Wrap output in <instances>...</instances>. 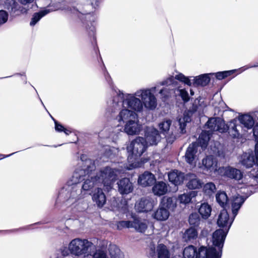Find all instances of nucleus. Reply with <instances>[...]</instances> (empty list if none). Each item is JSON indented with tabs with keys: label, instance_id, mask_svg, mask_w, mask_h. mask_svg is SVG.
<instances>
[{
	"label": "nucleus",
	"instance_id": "44",
	"mask_svg": "<svg viewBox=\"0 0 258 258\" xmlns=\"http://www.w3.org/2000/svg\"><path fill=\"white\" fill-rule=\"evenodd\" d=\"M175 79L183 82L189 86H190L192 84L191 80L188 78L184 76L182 74L176 75L175 77Z\"/></svg>",
	"mask_w": 258,
	"mask_h": 258
},
{
	"label": "nucleus",
	"instance_id": "14",
	"mask_svg": "<svg viewBox=\"0 0 258 258\" xmlns=\"http://www.w3.org/2000/svg\"><path fill=\"white\" fill-rule=\"evenodd\" d=\"M145 142L148 146L156 145L161 140L159 131L153 127H148L145 132Z\"/></svg>",
	"mask_w": 258,
	"mask_h": 258
},
{
	"label": "nucleus",
	"instance_id": "10",
	"mask_svg": "<svg viewBox=\"0 0 258 258\" xmlns=\"http://www.w3.org/2000/svg\"><path fill=\"white\" fill-rule=\"evenodd\" d=\"M184 258H215L208 254V250L205 246H201L198 251L192 245L186 247L183 252Z\"/></svg>",
	"mask_w": 258,
	"mask_h": 258
},
{
	"label": "nucleus",
	"instance_id": "53",
	"mask_svg": "<svg viewBox=\"0 0 258 258\" xmlns=\"http://www.w3.org/2000/svg\"><path fill=\"white\" fill-rule=\"evenodd\" d=\"M216 78L219 80L224 79V76L223 72H220L216 74Z\"/></svg>",
	"mask_w": 258,
	"mask_h": 258
},
{
	"label": "nucleus",
	"instance_id": "46",
	"mask_svg": "<svg viewBox=\"0 0 258 258\" xmlns=\"http://www.w3.org/2000/svg\"><path fill=\"white\" fill-rule=\"evenodd\" d=\"M171 90L167 88H164L161 89L159 92L160 95V97L164 100L168 98L170 95Z\"/></svg>",
	"mask_w": 258,
	"mask_h": 258
},
{
	"label": "nucleus",
	"instance_id": "23",
	"mask_svg": "<svg viewBox=\"0 0 258 258\" xmlns=\"http://www.w3.org/2000/svg\"><path fill=\"white\" fill-rule=\"evenodd\" d=\"M92 200L98 207H102L106 203V197L100 188H97L92 195Z\"/></svg>",
	"mask_w": 258,
	"mask_h": 258
},
{
	"label": "nucleus",
	"instance_id": "48",
	"mask_svg": "<svg viewBox=\"0 0 258 258\" xmlns=\"http://www.w3.org/2000/svg\"><path fill=\"white\" fill-rule=\"evenodd\" d=\"M173 81L174 78L173 77H171L167 78L166 80L159 83L157 86H158V85L168 86L171 85L173 83Z\"/></svg>",
	"mask_w": 258,
	"mask_h": 258
},
{
	"label": "nucleus",
	"instance_id": "20",
	"mask_svg": "<svg viewBox=\"0 0 258 258\" xmlns=\"http://www.w3.org/2000/svg\"><path fill=\"white\" fill-rule=\"evenodd\" d=\"M243 197L237 195L233 197L231 202V210L232 216L235 218L238 214V211L241 207L245 201Z\"/></svg>",
	"mask_w": 258,
	"mask_h": 258
},
{
	"label": "nucleus",
	"instance_id": "40",
	"mask_svg": "<svg viewBox=\"0 0 258 258\" xmlns=\"http://www.w3.org/2000/svg\"><path fill=\"white\" fill-rule=\"evenodd\" d=\"M190 121V117L184 114L183 116L178 119V124L179 126L180 133L184 134L186 132L185 126L186 123Z\"/></svg>",
	"mask_w": 258,
	"mask_h": 258
},
{
	"label": "nucleus",
	"instance_id": "2",
	"mask_svg": "<svg viewBox=\"0 0 258 258\" xmlns=\"http://www.w3.org/2000/svg\"><path fill=\"white\" fill-rule=\"evenodd\" d=\"M206 125L209 131H203L199 138V143L203 148H205L207 146L210 138V132L218 131L222 133L226 132L229 130L230 135L233 138H237L239 135L234 120L231 121L229 127H228L221 118L213 117L209 119Z\"/></svg>",
	"mask_w": 258,
	"mask_h": 258
},
{
	"label": "nucleus",
	"instance_id": "22",
	"mask_svg": "<svg viewBox=\"0 0 258 258\" xmlns=\"http://www.w3.org/2000/svg\"><path fill=\"white\" fill-rule=\"evenodd\" d=\"M185 178L188 180L186 186L189 189H197L202 187V182L196 175L191 173L187 174Z\"/></svg>",
	"mask_w": 258,
	"mask_h": 258
},
{
	"label": "nucleus",
	"instance_id": "7",
	"mask_svg": "<svg viewBox=\"0 0 258 258\" xmlns=\"http://www.w3.org/2000/svg\"><path fill=\"white\" fill-rule=\"evenodd\" d=\"M92 245L93 243L86 239L76 238L71 241L68 249L73 255L85 256L89 254L88 250Z\"/></svg>",
	"mask_w": 258,
	"mask_h": 258
},
{
	"label": "nucleus",
	"instance_id": "55",
	"mask_svg": "<svg viewBox=\"0 0 258 258\" xmlns=\"http://www.w3.org/2000/svg\"><path fill=\"white\" fill-rule=\"evenodd\" d=\"M175 139V136L172 135L171 137H167V141L168 143H172Z\"/></svg>",
	"mask_w": 258,
	"mask_h": 258
},
{
	"label": "nucleus",
	"instance_id": "8",
	"mask_svg": "<svg viewBox=\"0 0 258 258\" xmlns=\"http://www.w3.org/2000/svg\"><path fill=\"white\" fill-rule=\"evenodd\" d=\"M157 87L151 88L143 89L135 92V95L141 98L143 105L150 110L154 109L157 106V99L153 92L156 91Z\"/></svg>",
	"mask_w": 258,
	"mask_h": 258
},
{
	"label": "nucleus",
	"instance_id": "9",
	"mask_svg": "<svg viewBox=\"0 0 258 258\" xmlns=\"http://www.w3.org/2000/svg\"><path fill=\"white\" fill-rule=\"evenodd\" d=\"M239 161L246 168H251L253 165H255L256 172L254 173V171H250V175L258 182V165L256 162L255 154H254V156L252 150H249L247 152L243 153L239 157Z\"/></svg>",
	"mask_w": 258,
	"mask_h": 258
},
{
	"label": "nucleus",
	"instance_id": "3",
	"mask_svg": "<svg viewBox=\"0 0 258 258\" xmlns=\"http://www.w3.org/2000/svg\"><path fill=\"white\" fill-rule=\"evenodd\" d=\"M145 140L141 137H138L127 146L126 149L129 153L128 162L129 165L126 167L128 170H132L139 167L138 158L143 154L147 148Z\"/></svg>",
	"mask_w": 258,
	"mask_h": 258
},
{
	"label": "nucleus",
	"instance_id": "36",
	"mask_svg": "<svg viewBox=\"0 0 258 258\" xmlns=\"http://www.w3.org/2000/svg\"><path fill=\"white\" fill-rule=\"evenodd\" d=\"M196 196V192L192 191L179 195L178 199L180 203L186 204L190 203L191 199Z\"/></svg>",
	"mask_w": 258,
	"mask_h": 258
},
{
	"label": "nucleus",
	"instance_id": "5",
	"mask_svg": "<svg viewBox=\"0 0 258 258\" xmlns=\"http://www.w3.org/2000/svg\"><path fill=\"white\" fill-rule=\"evenodd\" d=\"M119 174V171L117 169L106 166L102 168L95 175L100 184L103 185L104 189L109 191L112 188Z\"/></svg>",
	"mask_w": 258,
	"mask_h": 258
},
{
	"label": "nucleus",
	"instance_id": "11",
	"mask_svg": "<svg viewBox=\"0 0 258 258\" xmlns=\"http://www.w3.org/2000/svg\"><path fill=\"white\" fill-rule=\"evenodd\" d=\"M217 172L221 176L236 180H239L242 177V173L240 170L231 166L220 167Z\"/></svg>",
	"mask_w": 258,
	"mask_h": 258
},
{
	"label": "nucleus",
	"instance_id": "32",
	"mask_svg": "<svg viewBox=\"0 0 258 258\" xmlns=\"http://www.w3.org/2000/svg\"><path fill=\"white\" fill-rule=\"evenodd\" d=\"M162 206L165 208L173 210L176 207V199L173 198H164Z\"/></svg>",
	"mask_w": 258,
	"mask_h": 258
},
{
	"label": "nucleus",
	"instance_id": "52",
	"mask_svg": "<svg viewBox=\"0 0 258 258\" xmlns=\"http://www.w3.org/2000/svg\"><path fill=\"white\" fill-rule=\"evenodd\" d=\"M104 77H105L106 80L108 82V84L110 86H111L112 85L111 78L107 72H106L104 74Z\"/></svg>",
	"mask_w": 258,
	"mask_h": 258
},
{
	"label": "nucleus",
	"instance_id": "26",
	"mask_svg": "<svg viewBox=\"0 0 258 258\" xmlns=\"http://www.w3.org/2000/svg\"><path fill=\"white\" fill-rule=\"evenodd\" d=\"M198 212L203 219H207L211 215L212 208L207 203H203L198 208Z\"/></svg>",
	"mask_w": 258,
	"mask_h": 258
},
{
	"label": "nucleus",
	"instance_id": "4",
	"mask_svg": "<svg viewBox=\"0 0 258 258\" xmlns=\"http://www.w3.org/2000/svg\"><path fill=\"white\" fill-rule=\"evenodd\" d=\"M112 103L113 107L122 106L124 108H130L137 111H141L143 109L141 100L134 94L124 95L118 89H114Z\"/></svg>",
	"mask_w": 258,
	"mask_h": 258
},
{
	"label": "nucleus",
	"instance_id": "28",
	"mask_svg": "<svg viewBox=\"0 0 258 258\" xmlns=\"http://www.w3.org/2000/svg\"><path fill=\"white\" fill-rule=\"evenodd\" d=\"M193 81V84L194 85H201L204 86L209 83L210 79L208 74H203L198 77H194Z\"/></svg>",
	"mask_w": 258,
	"mask_h": 258
},
{
	"label": "nucleus",
	"instance_id": "41",
	"mask_svg": "<svg viewBox=\"0 0 258 258\" xmlns=\"http://www.w3.org/2000/svg\"><path fill=\"white\" fill-rule=\"evenodd\" d=\"M216 190L215 184L213 182H208L203 186V191L205 194L208 196L212 195Z\"/></svg>",
	"mask_w": 258,
	"mask_h": 258
},
{
	"label": "nucleus",
	"instance_id": "57",
	"mask_svg": "<svg viewBox=\"0 0 258 258\" xmlns=\"http://www.w3.org/2000/svg\"><path fill=\"white\" fill-rule=\"evenodd\" d=\"M190 94H191V95H194V92H193V91H192V90H190Z\"/></svg>",
	"mask_w": 258,
	"mask_h": 258
},
{
	"label": "nucleus",
	"instance_id": "35",
	"mask_svg": "<svg viewBox=\"0 0 258 258\" xmlns=\"http://www.w3.org/2000/svg\"><path fill=\"white\" fill-rule=\"evenodd\" d=\"M5 8L11 13H15L20 8L18 4L15 0H6Z\"/></svg>",
	"mask_w": 258,
	"mask_h": 258
},
{
	"label": "nucleus",
	"instance_id": "31",
	"mask_svg": "<svg viewBox=\"0 0 258 258\" xmlns=\"http://www.w3.org/2000/svg\"><path fill=\"white\" fill-rule=\"evenodd\" d=\"M133 223V227L135 229L140 232H144L147 228V222L146 221H142L139 219H135Z\"/></svg>",
	"mask_w": 258,
	"mask_h": 258
},
{
	"label": "nucleus",
	"instance_id": "47",
	"mask_svg": "<svg viewBox=\"0 0 258 258\" xmlns=\"http://www.w3.org/2000/svg\"><path fill=\"white\" fill-rule=\"evenodd\" d=\"M8 18V14L4 10L0 11V25L5 23Z\"/></svg>",
	"mask_w": 258,
	"mask_h": 258
},
{
	"label": "nucleus",
	"instance_id": "25",
	"mask_svg": "<svg viewBox=\"0 0 258 258\" xmlns=\"http://www.w3.org/2000/svg\"><path fill=\"white\" fill-rule=\"evenodd\" d=\"M152 190L155 195L161 196L165 195L167 192L168 187L164 182L159 181L154 185Z\"/></svg>",
	"mask_w": 258,
	"mask_h": 258
},
{
	"label": "nucleus",
	"instance_id": "21",
	"mask_svg": "<svg viewBox=\"0 0 258 258\" xmlns=\"http://www.w3.org/2000/svg\"><path fill=\"white\" fill-rule=\"evenodd\" d=\"M185 178L184 173L177 170H174L168 173L169 181L175 185L182 184Z\"/></svg>",
	"mask_w": 258,
	"mask_h": 258
},
{
	"label": "nucleus",
	"instance_id": "17",
	"mask_svg": "<svg viewBox=\"0 0 258 258\" xmlns=\"http://www.w3.org/2000/svg\"><path fill=\"white\" fill-rule=\"evenodd\" d=\"M141 126L138 122V118L133 119L124 124V131L128 135H134L140 133Z\"/></svg>",
	"mask_w": 258,
	"mask_h": 258
},
{
	"label": "nucleus",
	"instance_id": "51",
	"mask_svg": "<svg viewBox=\"0 0 258 258\" xmlns=\"http://www.w3.org/2000/svg\"><path fill=\"white\" fill-rule=\"evenodd\" d=\"M155 247L154 245H151L150 247V251L149 252V255L150 256L152 257L155 255Z\"/></svg>",
	"mask_w": 258,
	"mask_h": 258
},
{
	"label": "nucleus",
	"instance_id": "6",
	"mask_svg": "<svg viewBox=\"0 0 258 258\" xmlns=\"http://www.w3.org/2000/svg\"><path fill=\"white\" fill-rule=\"evenodd\" d=\"M228 231L224 229L216 230L212 236V245L207 248L208 254L215 258H220L225 237Z\"/></svg>",
	"mask_w": 258,
	"mask_h": 258
},
{
	"label": "nucleus",
	"instance_id": "34",
	"mask_svg": "<svg viewBox=\"0 0 258 258\" xmlns=\"http://www.w3.org/2000/svg\"><path fill=\"white\" fill-rule=\"evenodd\" d=\"M157 252L158 258H169L170 253L166 246L159 244L157 247Z\"/></svg>",
	"mask_w": 258,
	"mask_h": 258
},
{
	"label": "nucleus",
	"instance_id": "16",
	"mask_svg": "<svg viewBox=\"0 0 258 258\" xmlns=\"http://www.w3.org/2000/svg\"><path fill=\"white\" fill-rule=\"evenodd\" d=\"M117 184L118 191L122 195L129 194L133 191V184L127 178L121 179L117 182Z\"/></svg>",
	"mask_w": 258,
	"mask_h": 258
},
{
	"label": "nucleus",
	"instance_id": "29",
	"mask_svg": "<svg viewBox=\"0 0 258 258\" xmlns=\"http://www.w3.org/2000/svg\"><path fill=\"white\" fill-rule=\"evenodd\" d=\"M216 200L221 207L224 208L227 205L228 198L225 192L219 191L216 195Z\"/></svg>",
	"mask_w": 258,
	"mask_h": 258
},
{
	"label": "nucleus",
	"instance_id": "43",
	"mask_svg": "<svg viewBox=\"0 0 258 258\" xmlns=\"http://www.w3.org/2000/svg\"><path fill=\"white\" fill-rule=\"evenodd\" d=\"M117 229L120 230L124 228H131L133 227L132 221H121L116 223Z\"/></svg>",
	"mask_w": 258,
	"mask_h": 258
},
{
	"label": "nucleus",
	"instance_id": "30",
	"mask_svg": "<svg viewBox=\"0 0 258 258\" xmlns=\"http://www.w3.org/2000/svg\"><path fill=\"white\" fill-rule=\"evenodd\" d=\"M239 120L247 128H251L254 124V120L252 117L248 114L240 116Z\"/></svg>",
	"mask_w": 258,
	"mask_h": 258
},
{
	"label": "nucleus",
	"instance_id": "49",
	"mask_svg": "<svg viewBox=\"0 0 258 258\" xmlns=\"http://www.w3.org/2000/svg\"><path fill=\"white\" fill-rule=\"evenodd\" d=\"M180 95L184 101H187L189 100L188 94L186 91L184 89L179 90Z\"/></svg>",
	"mask_w": 258,
	"mask_h": 258
},
{
	"label": "nucleus",
	"instance_id": "56",
	"mask_svg": "<svg viewBox=\"0 0 258 258\" xmlns=\"http://www.w3.org/2000/svg\"><path fill=\"white\" fill-rule=\"evenodd\" d=\"M20 1L22 4L26 5L28 3H32L34 0H20Z\"/></svg>",
	"mask_w": 258,
	"mask_h": 258
},
{
	"label": "nucleus",
	"instance_id": "15",
	"mask_svg": "<svg viewBox=\"0 0 258 258\" xmlns=\"http://www.w3.org/2000/svg\"><path fill=\"white\" fill-rule=\"evenodd\" d=\"M233 216L231 219L229 218L227 211L223 209L219 214L217 220V224L220 227H222L224 230L229 231L234 220Z\"/></svg>",
	"mask_w": 258,
	"mask_h": 258
},
{
	"label": "nucleus",
	"instance_id": "39",
	"mask_svg": "<svg viewBox=\"0 0 258 258\" xmlns=\"http://www.w3.org/2000/svg\"><path fill=\"white\" fill-rule=\"evenodd\" d=\"M49 12L50 11L49 10H44L38 13H34L31 19L30 25L32 26H34L41 18L48 14Z\"/></svg>",
	"mask_w": 258,
	"mask_h": 258
},
{
	"label": "nucleus",
	"instance_id": "54",
	"mask_svg": "<svg viewBox=\"0 0 258 258\" xmlns=\"http://www.w3.org/2000/svg\"><path fill=\"white\" fill-rule=\"evenodd\" d=\"M234 72V70L223 72L224 76V78H225L226 77H227L228 76L231 75Z\"/></svg>",
	"mask_w": 258,
	"mask_h": 258
},
{
	"label": "nucleus",
	"instance_id": "45",
	"mask_svg": "<svg viewBox=\"0 0 258 258\" xmlns=\"http://www.w3.org/2000/svg\"><path fill=\"white\" fill-rule=\"evenodd\" d=\"M55 130L58 132H63L67 135H69L71 131L70 130L65 128L61 124L54 120Z\"/></svg>",
	"mask_w": 258,
	"mask_h": 258
},
{
	"label": "nucleus",
	"instance_id": "38",
	"mask_svg": "<svg viewBox=\"0 0 258 258\" xmlns=\"http://www.w3.org/2000/svg\"><path fill=\"white\" fill-rule=\"evenodd\" d=\"M109 254L111 258H123V254L116 245H110L109 247Z\"/></svg>",
	"mask_w": 258,
	"mask_h": 258
},
{
	"label": "nucleus",
	"instance_id": "33",
	"mask_svg": "<svg viewBox=\"0 0 258 258\" xmlns=\"http://www.w3.org/2000/svg\"><path fill=\"white\" fill-rule=\"evenodd\" d=\"M189 223L190 225L194 227H199L201 225H203L204 222L202 220L197 213H192L189 216Z\"/></svg>",
	"mask_w": 258,
	"mask_h": 258
},
{
	"label": "nucleus",
	"instance_id": "24",
	"mask_svg": "<svg viewBox=\"0 0 258 258\" xmlns=\"http://www.w3.org/2000/svg\"><path fill=\"white\" fill-rule=\"evenodd\" d=\"M216 161L212 156H207L202 160V165L201 168L207 171L212 172L215 171L216 168Z\"/></svg>",
	"mask_w": 258,
	"mask_h": 258
},
{
	"label": "nucleus",
	"instance_id": "50",
	"mask_svg": "<svg viewBox=\"0 0 258 258\" xmlns=\"http://www.w3.org/2000/svg\"><path fill=\"white\" fill-rule=\"evenodd\" d=\"M93 258H107V255L104 251L98 250L94 254Z\"/></svg>",
	"mask_w": 258,
	"mask_h": 258
},
{
	"label": "nucleus",
	"instance_id": "18",
	"mask_svg": "<svg viewBox=\"0 0 258 258\" xmlns=\"http://www.w3.org/2000/svg\"><path fill=\"white\" fill-rule=\"evenodd\" d=\"M155 181L154 175L148 171H146L140 175L138 178V183L145 187L153 185Z\"/></svg>",
	"mask_w": 258,
	"mask_h": 258
},
{
	"label": "nucleus",
	"instance_id": "37",
	"mask_svg": "<svg viewBox=\"0 0 258 258\" xmlns=\"http://www.w3.org/2000/svg\"><path fill=\"white\" fill-rule=\"evenodd\" d=\"M198 234L197 230L193 227H190L185 231L183 238L186 241H190L196 239L198 237Z\"/></svg>",
	"mask_w": 258,
	"mask_h": 258
},
{
	"label": "nucleus",
	"instance_id": "13",
	"mask_svg": "<svg viewBox=\"0 0 258 258\" xmlns=\"http://www.w3.org/2000/svg\"><path fill=\"white\" fill-rule=\"evenodd\" d=\"M155 205L154 201L150 197L143 198L135 204V209L139 212L150 211Z\"/></svg>",
	"mask_w": 258,
	"mask_h": 258
},
{
	"label": "nucleus",
	"instance_id": "1",
	"mask_svg": "<svg viewBox=\"0 0 258 258\" xmlns=\"http://www.w3.org/2000/svg\"><path fill=\"white\" fill-rule=\"evenodd\" d=\"M85 156L81 157L83 168L75 171L70 180L68 181L69 187L67 189H62L59 198L64 197V202L67 206L76 207L80 203L82 196L81 189L77 184L83 180H85L82 188L84 190H88L95 186L100 185L95 174L92 171L95 169L94 162L89 159L83 161Z\"/></svg>",
	"mask_w": 258,
	"mask_h": 258
},
{
	"label": "nucleus",
	"instance_id": "12",
	"mask_svg": "<svg viewBox=\"0 0 258 258\" xmlns=\"http://www.w3.org/2000/svg\"><path fill=\"white\" fill-rule=\"evenodd\" d=\"M137 117V115L135 112L124 108L120 111L115 119L119 125H122L133 119H136Z\"/></svg>",
	"mask_w": 258,
	"mask_h": 258
},
{
	"label": "nucleus",
	"instance_id": "42",
	"mask_svg": "<svg viewBox=\"0 0 258 258\" xmlns=\"http://www.w3.org/2000/svg\"><path fill=\"white\" fill-rule=\"evenodd\" d=\"M172 121L169 119H166L159 124V127L164 134H166L170 128Z\"/></svg>",
	"mask_w": 258,
	"mask_h": 258
},
{
	"label": "nucleus",
	"instance_id": "19",
	"mask_svg": "<svg viewBox=\"0 0 258 258\" xmlns=\"http://www.w3.org/2000/svg\"><path fill=\"white\" fill-rule=\"evenodd\" d=\"M197 152V145L196 143H192L188 147L185 155V160L187 163L191 165H195L196 164V154Z\"/></svg>",
	"mask_w": 258,
	"mask_h": 258
},
{
	"label": "nucleus",
	"instance_id": "58",
	"mask_svg": "<svg viewBox=\"0 0 258 258\" xmlns=\"http://www.w3.org/2000/svg\"><path fill=\"white\" fill-rule=\"evenodd\" d=\"M13 153L11 154H10V155H7L6 157H9V156H11V155H13Z\"/></svg>",
	"mask_w": 258,
	"mask_h": 258
},
{
	"label": "nucleus",
	"instance_id": "27",
	"mask_svg": "<svg viewBox=\"0 0 258 258\" xmlns=\"http://www.w3.org/2000/svg\"><path fill=\"white\" fill-rule=\"evenodd\" d=\"M169 216L168 210L161 206L153 214V217L159 221H165Z\"/></svg>",
	"mask_w": 258,
	"mask_h": 258
}]
</instances>
